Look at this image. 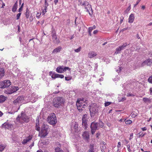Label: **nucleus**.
I'll use <instances>...</instances> for the list:
<instances>
[{"label":"nucleus","mask_w":152,"mask_h":152,"mask_svg":"<svg viewBox=\"0 0 152 152\" xmlns=\"http://www.w3.org/2000/svg\"><path fill=\"white\" fill-rule=\"evenodd\" d=\"M140 1V0H138L136 2V3L134 5V7H135L139 4Z\"/></svg>","instance_id":"nucleus-61"},{"label":"nucleus","mask_w":152,"mask_h":152,"mask_svg":"<svg viewBox=\"0 0 152 152\" xmlns=\"http://www.w3.org/2000/svg\"><path fill=\"white\" fill-rule=\"evenodd\" d=\"M48 128V126L47 125L43 124L42 125L40 132L41 137H44L47 135Z\"/></svg>","instance_id":"nucleus-6"},{"label":"nucleus","mask_w":152,"mask_h":152,"mask_svg":"<svg viewBox=\"0 0 152 152\" xmlns=\"http://www.w3.org/2000/svg\"><path fill=\"white\" fill-rule=\"evenodd\" d=\"M16 110V109H15V111H10V112H9V113L10 114H14L15 112H16V111H15Z\"/></svg>","instance_id":"nucleus-54"},{"label":"nucleus","mask_w":152,"mask_h":152,"mask_svg":"<svg viewBox=\"0 0 152 152\" xmlns=\"http://www.w3.org/2000/svg\"><path fill=\"white\" fill-rule=\"evenodd\" d=\"M18 86H12L8 88L7 90L5 91V93L8 94H10L18 90Z\"/></svg>","instance_id":"nucleus-8"},{"label":"nucleus","mask_w":152,"mask_h":152,"mask_svg":"<svg viewBox=\"0 0 152 152\" xmlns=\"http://www.w3.org/2000/svg\"><path fill=\"white\" fill-rule=\"evenodd\" d=\"M124 19V17L123 16H121L120 17V22H121V23L123 21Z\"/></svg>","instance_id":"nucleus-59"},{"label":"nucleus","mask_w":152,"mask_h":152,"mask_svg":"<svg viewBox=\"0 0 152 152\" xmlns=\"http://www.w3.org/2000/svg\"><path fill=\"white\" fill-rule=\"evenodd\" d=\"M141 129L142 131H145L147 130V128L146 127L141 128Z\"/></svg>","instance_id":"nucleus-60"},{"label":"nucleus","mask_w":152,"mask_h":152,"mask_svg":"<svg viewBox=\"0 0 152 152\" xmlns=\"http://www.w3.org/2000/svg\"><path fill=\"white\" fill-rule=\"evenodd\" d=\"M148 81L151 83L152 84V75L150 76L148 79Z\"/></svg>","instance_id":"nucleus-43"},{"label":"nucleus","mask_w":152,"mask_h":152,"mask_svg":"<svg viewBox=\"0 0 152 152\" xmlns=\"http://www.w3.org/2000/svg\"><path fill=\"white\" fill-rule=\"evenodd\" d=\"M2 127L6 129L10 130L12 128L13 126L12 124L7 122H5L2 124Z\"/></svg>","instance_id":"nucleus-13"},{"label":"nucleus","mask_w":152,"mask_h":152,"mask_svg":"<svg viewBox=\"0 0 152 152\" xmlns=\"http://www.w3.org/2000/svg\"><path fill=\"white\" fill-rule=\"evenodd\" d=\"M134 96V95L133 94H127V96Z\"/></svg>","instance_id":"nucleus-57"},{"label":"nucleus","mask_w":152,"mask_h":152,"mask_svg":"<svg viewBox=\"0 0 152 152\" xmlns=\"http://www.w3.org/2000/svg\"><path fill=\"white\" fill-rule=\"evenodd\" d=\"M99 126L101 128H103L104 126V123L101 121H99Z\"/></svg>","instance_id":"nucleus-41"},{"label":"nucleus","mask_w":152,"mask_h":152,"mask_svg":"<svg viewBox=\"0 0 152 152\" xmlns=\"http://www.w3.org/2000/svg\"><path fill=\"white\" fill-rule=\"evenodd\" d=\"M126 99V98L125 97H123L119 101L120 102H123Z\"/></svg>","instance_id":"nucleus-58"},{"label":"nucleus","mask_w":152,"mask_h":152,"mask_svg":"<svg viewBox=\"0 0 152 152\" xmlns=\"http://www.w3.org/2000/svg\"><path fill=\"white\" fill-rule=\"evenodd\" d=\"M35 94L33 93L31 95V97L29 96L28 97L26 96L25 98L24 97V100H25L27 102H29L33 99V96H34Z\"/></svg>","instance_id":"nucleus-17"},{"label":"nucleus","mask_w":152,"mask_h":152,"mask_svg":"<svg viewBox=\"0 0 152 152\" xmlns=\"http://www.w3.org/2000/svg\"><path fill=\"white\" fill-rule=\"evenodd\" d=\"M96 28V26L95 25H94L92 27H89L88 28V31H90L91 32L93 30L95 29Z\"/></svg>","instance_id":"nucleus-35"},{"label":"nucleus","mask_w":152,"mask_h":152,"mask_svg":"<svg viewBox=\"0 0 152 152\" xmlns=\"http://www.w3.org/2000/svg\"><path fill=\"white\" fill-rule=\"evenodd\" d=\"M61 151H63L59 147L56 148L55 149V152H60Z\"/></svg>","instance_id":"nucleus-40"},{"label":"nucleus","mask_w":152,"mask_h":152,"mask_svg":"<svg viewBox=\"0 0 152 152\" xmlns=\"http://www.w3.org/2000/svg\"><path fill=\"white\" fill-rule=\"evenodd\" d=\"M121 143L120 142H118V146H117V147L118 148H120L121 146Z\"/></svg>","instance_id":"nucleus-62"},{"label":"nucleus","mask_w":152,"mask_h":152,"mask_svg":"<svg viewBox=\"0 0 152 152\" xmlns=\"http://www.w3.org/2000/svg\"><path fill=\"white\" fill-rule=\"evenodd\" d=\"M42 143L45 145H47L49 143V142L47 140V141H43L42 142Z\"/></svg>","instance_id":"nucleus-42"},{"label":"nucleus","mask_w":152,"mask_h":152,"mask_svg":"<svg viewBox=\"0 0 152 152\" xmlns=\"http://www.w3.org/2000/svg\"><path fill=\"white\" fill-rule=\"evenodd\" d=\"M145 65L149 66H152V59L148 58L142 63V66H144Z\"/></svg>","instance_id":"nucleus-12"},{"label":"nucleus","mask_w":152,"mask_h":152,"mask_svg":"<svg viewBox=\"0 0 152 152\" xmlns=\"http://www.w3.org/2000/svg\"><path fill=\"white\" fill-rule=\"evenodd\" d=\"M98 125L97 123H95L94 122H93L91 123L90 128L91 129V132L92 134H93L96 131L97 129Z\"/></svg>","instance_id":"nucleus-10"},{"label":"nucleus","mask_w":152,"mask_h":152,"mask_svg":"<svg viewBox=\"0 0 152 152\" xmlns=\"http://www.w3.org/2000/svg\"><path fill=\"white\" fill-rule=\"evenodd\" d=\"M48 3L47 1L46 0H45V4L44 6V7H47L48 6Z\"/></svg>","instance_id":"nucleus-53"},{"label":"nucleus","mask_w":152,"mask_h":152,"mask_svg":"<svg viewBox=\"0 0 152 152\" xmlns=\"http://www.w3.org/2000/svg\"><path fill=\"white\" fill-rule=\"evenodd\" d=\"M11 85L10 80H4L0 82V88H4L8 87Z\"/></svg>","instance_id":"nucleus-9"},{"label":"nucleus","mask_w":152,"mask_h":152,"mask_svg":"<svg viewBox=\"0 0 152 152\" xmlns=\"http://www.w3.org/2000/svg\"><path fill=\"white\" fill-rule=\"evenodd\" d=\"M25 15L27 18H28L29 16V11L27 9L26 10V11L25 13Z\"/></svg>","instance_id":"nucleus-37"},{"label":"nucleus","mask_w":152,"mask_h":152,"mask_svg":"<svg viewBox=\"0 0 152 152\" xmlns=\"http://www.w3.org/2000/svg\"><path fill=\"white\" fill-rule=\"evenodd\" d=\"M88 115L86 114H83L82 117V125L85 129H86L88 127Z\"/></svg>","instance_id":"nucleus-7"},{"label":"nucleus","mask_w":152,"mask_h":152,"mask_svg":"<svg viewBox=\"0 0 152 152\" xmlns=\"http://www.w3.org/2000/svg\"><path fill=\"white\" fill-rule=\"evenodd\" d=\"M23 4H22L21 6L20 7V8L19 9L18 12H21L22 10V9H23Z\"/></svg>","instance_id":"nucleus-52"},{"label":"nucleus","mask_w":152,"mask_h":152,"mask_svg":"<svg viewBox=\"0 0 152 152\" xmlns=\"http://www.w3.org/2000/svg\"><path fill=\"white\" fill-rule=\"evenodd\" d=\"M119 69H117L116 70V71L118 73H119V72H120V71L121 70V67H118Z\"/></svg>","instance_id":"nucleus-56"},{"label":"nucleus","mask_w":152,"mask_h":152,"mask_svg":"<svg viewBox=\"0 0 152 152\" xmlns=\"http://www.w3.org/2000/svg\"><path fill=\"white\" fill-rule=\"evenodd\" d=\"M24 100V97L23 96H19L13 102V107L16 108V110L15 111L17 112L20 108V106L21 105L20 104L22 103Z\"/></svg>","instance_id":"nucleus-1"},{"label":"nucleus","mask_w":152,"mask_h":152,"mask_svg":"<svg viewBox=\"0 0 152 152\" xmlns=\"http://www.w3.org/2000/svg\"><path fill=\"white\" fill-rule=\"evenodd\" d=\"M7 99V97L4 95L0 96V102L2 103L4 102Z\"/></svg>","instance_id":"nucleus-28"},{"label":"nucleus","mask_w":152,"mask_h":152,"mask_svg":"<svg viewBox=\"0 0 152 152\" xmlns=\"http://www.w3.org/2000/svg\"><path fill=\"white\" fill-rule=\"evenodd\" d=\"M39 121H38V122L36 124L35 126V129L37 131H39L40 130V127L39 126Z\"/></svg>","instance_id":"nucleus-33"},{"label":"nucleus","mask_w":152,"mask_h":152,"mask_svg":"<svg viewBox=\"0 0 152 152\" xmlns=\"http://www.w3.org/2000/svg\"><path fill=\"white\" fill-rule=\"evenodd\" d=\"M85 8L86 10V11L88 12L90 15L91 16L93 14V11L92 8L91 9H89V8H88V7H85Z\"/></svg>","instance_id":"nucleus-24"},{"label":"nucleus","mask_w":152,"mask_h":152,"mask_svg":"<svg viewBox=\"0 0 152 152\" xmlns=\"http://www.w3.org/2000/svg\"><path fill=\"white\" fill-rule=\"evenodd\" d=\"M62 50V48L61 46H58V47L54 49L52 53L56 54L57 53H59Z\"/></svg>","instance_id":"nucleus-16"},{"label":"nucleus","mask_w":152,"mask_h":152,"mask_svg":"<svg viewBox=\"0 0 152 152\" xmlns=\"http://www.w3.org/2000/svg\"><path fill=\"white\" fill-rule=\"evenodd\" d=\"M121 49H120L119 47H118L116 48V51L115 52V53L116 54L119 53H121Z\"/></svg>","instance_id":"nucleus-34"},{"label":"nucleus","mask_w":152,"mask_h":152,"mask_svg":"<svg viewBox=\"0 0 152 152\" xmlns=\"http://www.w3.org/2000/svg\"><path fill=\"white\" fill-rule=\"evenodd\" d=\"M52 37L53 39L55 42L56 43H59V40L57 39V37L55 33L53 34H52Z\"/></svg>","instance_id":"nucleus-23"},{"label":"nucleus","mask_w":152,"mask_h":152,"mask_svg":"<svg viewBox=\"0 0 152 152\" xmlns=\"http://www.w3.org/2000/svg\"><path fill=\"white\" fill-rule=\"evenodd\" d=\"M111 103V102H106L104 103V106L105 107H107L110 105Z\"/></svg>","instance_id":"nucleus-50"},{"label":"nucleus","mask_w":152,"mask_h":152,"mask_svg":"<svg viewBox=\"0 0 152 152\" xmlns=\"http://www.w3.org/2000/svg\"><path fill=\"white\" fill-rule=\"evenodd\" d=\"M89 109L91 116H93L98 111V106L95 103L91 104L89 107Z\"/></svg>","instance_id":"nucleus-5"},{"label":"nucleus","mask_w":152,"mask_h":152,"mask_svg":"<svg viewBox=\"0 0 152 152\" xmlns=\"http://www.w3.org/2000/svg\"><path fill=\"white\" fill-rule=\"evenodd\" d=\"M21 13H19L17 15H16V17H17L16 19L17 20H18L20 18V16L21 15Z\"/></svg>","instance_id":"nucleus-49"},{"label":"nucleus","mask_w":152,"mask_h":152,"mask_svg":"<svg viewBox=\"0 0 152 152\" xmlns=\"http://www.w3.org/2000/svg\"><path fill=\"white\" fill-rule=\"evenodd\" d=\"M97 55L96 53L94 52H91L89 53L88 54V57L90 58H94Z\"/></svg>","instance_id":"nucleus-21"},{"label":"nucleus","mask_w":152,"mask_h":152,"mask_svg":"<svg viewBox=\"0 0 152 152\" xmlns=\"http://www.w3.org/2000/svg\"><path fill=\"white\" fill-rule=\"evenodd\" d=\"M53 105L56 107L58 108L62 104H64V100L63 98L61 97H58L53 99Z\"/></svg>","instance_id":"nucleus-3"},{"label":"nucleus","mask_w":152,"mask_h":152,"mask_svg":"<svg viewBox=\"0 0 152 152\" xmlns=\"http://www.w3.org/2000/svg\"><path fill=\"white\" fill-rule=\"evenodd\" d=\"M81 47H80L78 48L75 49L74 50L75 51L76 53H78L81 51Z\"/></svg>","instance_id":"nucleus-45"},{"label":"nucleus","mask_w":152,"mask_h":152,"mask_svg":"<svg viewBox=\"0 0 152 152\" xmlns=\"http://www.w3.org/2000/svg\"><path fill=\"white\" fill-rule=\"evenodd\" d=\"M85 99L83 98L80 99H78L76 102V105L77 107V109L79 110H83V108H85V107L87 105L86 103H85Z\"/></svg>","instance_id":"nucleus-2"},{"label":"nucleus","mask_w":152,"mask_h":152,"mask_svg":"<svg viewBox=\"0 0 152 152\" xmlns=\"http://www.w3.org/2000/svg\"><path fill=\"white\" fill-rule=\"evenodd\" d=\"M130 146L129 145H127V150H128V151L129 152H131V150L130 149Z\"/></svg>","instance_id":"nucleus-55"},{"label":"nucleus","mask_w":152,"mask_h":152,"mask_svg":"<svg viewBox=\"0 0 152 152\" xmlns=\"http://www.w3.org/2000/svg\"><path fill=\"white\" fill-rule=\"evenodd\" d=\"M48 122L51 125H55L57 122V119L55 114H51L47 118Z\"/></svg>","instance_id":"nucleus-4"},{"label":"nucleus","mask_w":152,"mask_h":152,"mask_svg":"<svg viewBox=\"0 0 152 152\" xmlns=\"http://www.w3.org/2000/svg\"><path fill=\"white\" fill-rule=\"evenodd\" d=\"M106 147L104 145H102L101 146V148L102 152H104V150L106 149Z\"/></svg>","instance_id":"nucleus-44"},{"label":"nucleus","mask_w":152,"mask_h":152,"mask_svg":"<svg viewBox=\"0 0 152 152\" xmlns=\"http://www.w3.org/2000/svg\"><path fill=\"white\" fill-rule=\"evenodd\" d=\"M18 7L17 1L15 3L12 9V11L13 12H15L16 11Z\"/></svg>","instance_id":"nucleus-27"},{"label":"nucleus","mask_w":152,"mask_h":152,"mask_svg":"<svg viewBox=\"0 0 152 152\" xmlns=\"http://www.w3.org/2000/svg\"><path fill=\"white\" fill-rule=\"evenodd\" d=\"M43 8L42 9V15H45V13L47 12V7H43Z\"/></svg>","instance_id":"nucleus-30"},{"label":"nucleus","mask_w":152,"mask_h":152,"mask_svg":"<svg viewBox=\"0 0 152 152\" xmlns=\"http://www.w3.org/2000/svg\"><path fill=\"white\" fill-rule=\"evenodd\" d=\"M32 137L31 136H29L27 137L25 139H24L22 142V143L23 144H25L27 143V142L29 141L32 139Z\"/></svg>","instance_id":"nucleus-22"},{"label":"nucleus","mask_w":152,"mask_h":152,"mask_svg":"<svg viewBox=\"0 0 152 152\" xmlns=\"http://www.w3.org/2000/svg\"><path fill=\"white\" fill-rule=\"evenodd\" d=\"M142 100L145 102H147L150 103L151 102V99L149 98H147L146 97H144L143 98Z\"/></svg>","instance_id":"nucleus-29"},{"label":"nucleus","mask_w":152,"mask_h":152,"mask_svg":"<svg viewBox=\"0 0 152 152\" xmlns=\"http://www.w3.org/2000/svg\"><path fill=\"white\" fill-rule=\"evenodd\" d=\"M78 125L77 124L76 122L73 128L75 129V132H76L78 130Z\"/></svg>","instance_id":"nucleus-31"},{"label":"nucleus","mask_w":152,"mask_h":152,"mask_svg":"<svg viewBox=\"0 0 152 152\" xmlns=\"http://www.w3.org/2000/svg\"><path fill=\"white\" fill-rule=\"evenodd\" d=\"M125 124L127 125H129L131 124L132 123V120H128L125 121Z\"/></svg>","instance_id":"nucleus-39"},{"label":"nucleus","mask_w":152,"mask_h":152,"mask_svg":"<svg viewBox=\"0 0 152 152\" xmlns=\"http://www.w3.org/2000/svg\"><path fill=\"white\" fill-rule=\"evenodd\" d=\"M134 15L133 14H131L129 15V18L128 22L130 23H133L134 21Z\"/></svg>","instance_id":"nucleus-20"},{"label":"nucleus","mask_w":152,"mask_h":152,"mask_svg":"<svg viewBox=\"0 0 152 152\" xmlns=\"http://www.w3.org/2000/svg\"><path fill=\"white\" fill-rule=\"evenodd\" d=\"M63 68V66H59L56 68V71L57 72L63 73L64 72Z\"/></svg>","instance_id":"nucleus-19"},{"label":"nucleus","mask_w":152,"mask_h":152,"mask_svg":"<svg viewBox=\"0 0 152 152\" xmlns=\"http://www.w3.org/2000/svg\"><path fill=\"white\" fill-rule=\"evenodd\" d=\"M5 145L0 144V151H2L5 148Z\"/></svg>","instance_id":"nucleus-32"},{"label":"nucleus","mask_w":152,"mask_h":152,"mask_svg":"<svg viewBox=\"0 0 152 152\" xmlns=\"http://www.w3.org/2000/svg\"><path fill=\"white\" fill-rule=\"evenodd\" d=\"M129 45V44H127V43L126 42L125 43H124L121 46H122L125 49L126 47L127 46Z\"/></svg>","instance_id":"nucleus-46"},{"label":"nucleus","mask_w":152,"mask_h":152,"mask_svg":"<svg viewBox=\"0 0 152 152\" xmlns=\"http://www.w3.org/2000/svg\"><path fill=\"white\" fill-rule=\"evenodd\" d=\"M41 14V12H37L36 14V17L37 18H39V16Z\"/></svg>","instance_id":"nucleus-51"},{"label":"nucleus","mask_w":152,"mask_h":152,"mask_svg":"<svg viewBox=\"0 0 152 152\" xmlns=\"http://www.w3.org/2000/svg\"><path fill=\"white\" fill-rule=\"evenodd\" d=\"M64 77V76L63 75H59L57 74V78H63Z\"/></svg>","instance_id":"nucleus-48"},{"label":"nucleus","mask_w":152,"mask_h":152,"mask_svg":"<svg viewBox=\"0 0 152 152\" xmlns=\"http://www.w3.org/2000/svg\"><path fill=\"white\" fill-rule=\"evenodd\" d=\"M72 79V77H65V80L67 81H69Z\"/></svg>","instance_id":"nucleus-47"},{"label":"nucleus","mask_w":152,"mask_h":152,"mask_svg":"<svg viewBox=\"0 0 152 152\" xmlns=\"http://www.w3.org/2000/svg\"><path fill=\"white\" fill-rule=\"evenodd\" d=\"M79 2L80 3V5L81 6H85V7L87 6L88 8H89V9H91V5L89 4L88 2L86 1L82 2L81 0H79Z\"/></svg>","instance_id":"nucleus-14"},{"label":"nucleus","mask_w":152,"mask_h":152,"mask_svg":"<svg viewBox=\"0 0 152 152\" xmlns=\"http://www.w3.org/2000/svg\"><path fill=\"white\" fill-rule=\"evenodd\" d=\"M20 118H21L25 122H27L29 121V118L28 117L25 115L23 112H22L21 115L20 117L19 116L17 117L16 120L17 121H19L20 120Z\"/></svg>","instance_id":"nucleus-11"},{"label":"nucleus","mask_w":152,"mask_h":152,"mask_svg":"<svg viewBox=\"0 0 152 152\" xmlns=\"http://www.w3.org/2000/svg\"><path fill=\"white\" fill-rule=\"evenodd\" d=\"M150 94L152 95V88H151L150 89Z\"/></svg>","instance_id":"nucleus-64"},{"label":"nucleus","mask_w":152,"mask_h":152,"mask_svg":"<svg viewBox=\"0 0 152 152\" xmlns=\"http://www.w3.org/2000/svg\"><path fill=\"white\" fill-rule=\"evenodd\" d=\"M49 75L51 76L52 78L53 79H55L57 78V74H56L52 72H49Z\"/></svg>","instance_id":"nucleus-25"},{"label":"nucleus","mask_w":152,"mask_h":152,"mask_svg":"<svg viewBox=\"0 0 152 152\" xmlns=\"http://www.w3.org/2000/svg\"><path fill=\"white\" fill-rule=\"evenodd\" d=\"M141 7V9L142 10H144L145 8V6H144V5H142V6Z\"/></svg>","instance_id":"nucleus-63"},{"label":"nucleus","mask_w":152,"mask_h":152,"mask_svg":"<svg viewBox=\"0 0 152 152\" xmlns=\"http://www.w3.org/2000/svg\"><path fill=\"white\" fill-rule=\"evenodd\" d=\"M63 69L64 71V72H65V71H66L67 70L69 71L70 70V68H69V67H66V66L64 67V66H63Z\"/></svg>","instance_id":"nucleus-38"},{"label":"nucleus","mask_w":152,"mask_h":152,"mask_svg":"<svg viewBox=\"0 0 152 152\" xmlns=\"http://www.w3.org/2000/svg\"><path fill=\"white\" fill-rule=\"evenodd\" d=\"M138 134L140 135L139 136V137H142L146 135V133H145L143 134L142 132H140Z\"/></svg>","instance_id":"nucleus-36"},{"label":"nucleus","mask_w":152,"mask_h":152,"mask_svg":"<svg viewBox=\"0 0 152 152\" xmlns=\"http://www.w3.org/2000/svg\"><path fill=\"white\" fill-rule=\"evenodd\" d=\"M83 138L84 140L88 141L90 139V136L88 132L86 131L82 134Z\"/></svg>","instance_id":"nucleus-15"},{"label":"nucleus","mask_w":152,"mask_h":152,"mask_svg":"<svg viewBox=\"0 0 152 152\" xmlns=\"http://www.w3.org/2000/svg\"><path fill=\"white\" fill-rule=\"evenodd\" d=\"M88 152H95V149L94 144H90L89 145Z\"/></svg>","instance_id":"nucleus-18"},{"label":"nucleus","mask_w":152,"mask_h":152,"mask_svg":"<svg viewBox=\"0 0 152 152\" xmlns=\"http://www.w3.org/2000/svg\"><path fill=\"white\" fill-rule=\"evenodd\" d=\"M4 69L3 68H0V79L4 76Z\"/></svg>","instance_id":"nucleus-26"}]
</instances>
